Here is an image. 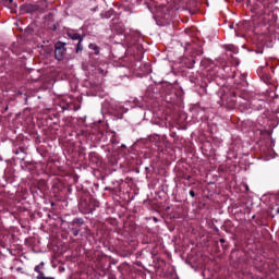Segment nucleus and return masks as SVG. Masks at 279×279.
Masks as SVG:
<instances>
[{
    "label": "nucleus",
    "mask_w": 279,
    "mask_h": 279,
    "mask_svg": "<svg viewBox=\"0 0 279 279\" xmlns=\"http://www.w3.org/2000/svg\"><path fill=\"white\" fill-rule=\"evenodd\" d=\"M83 49H84V47H82V41H78L77 48H76V53H80V51H82Z\"/></svg>",
    "instance_id": "20e7f679"
},
{
    "label": "nucleus",
    "mask_w": 279,
    "mask_h": 279,
    "mask_svg": "<svg viewBox=\"0 0 279 279\" xmlns=\"http://www.w3.org/2000/svg\"><path fill=\"white\" fill-rule=\"evenodd\" d=\"M35 271H36L37 274H39V275L43 274V272H40V266H36V267H35Z\"/></svg>",
    "instance_id": "423d86ee"
},
{
    "label": "nucleus",
    "mask_w": 279,
    "mask_h": 279,
    "mask_svg": "<svg viewBox=\"0 0 279 279\" xmlns=\"http://www.w3.org/2000/svg\"><path fill=\"white\" fill-rule=\"evenodd\" d=\"M70 36L72 40H78V43L82 41V37L80 36V34L74 33L72 35L70 34Z\"/></svg>",
    "instance_id": "7ed1b4c3"
},
{
    "label": "nucleus",
    "mask_w": 279,
    "mask_h": 279,
    "mask_svg": "<svg viewBox=\"0 0 279 279\" xmlns=\"http://www.w3.org/2000/svg\"><path fill=\"white\" fill-rule=\"evenodd\" d=\"M89 49L95 51L96 56L99 53V47H97L95 44H89Z\"/></svg>",
    "instance_id": "f03ea898"
},
{
    "label": "nucleus",
    "mask_w": 279,
    "mask_h": 279,
    "mask_svg": "<svg viewBox=\"0 0 279 279\" xmlns=\"http://www.w3.org/2000/svg\"><path fill=\"white\" fill-rule=\"evenodd\" d=\"M190 195H191V197H195V191L191 190Z\"/></svg>",
    "instance_id": "0eeeda50"
},
{
    "label": "nucleus",
    "mask_w": 279,
    "mask_h": 279,
    "mask_svg": "<svg viewBox=\"0 0 279 279\" xmlns=\"http://www.w3.org/2000/svg\"><path fill=\"white\" fill-rule=\"evenodd\" d=\"M64 56H66V44L62 41H57L54 44L56 60L62 61L64 60Z\"/></svg>",
    "instance_id": "f257e3e1"
},
{
    "label": "nucleus",
    "mask_w": 279,
    "mask_h": 279,
    "mask_svg": "<svg viewBox=\"0 0 279 279\" xmlns=\"http://www.w3.org/2000/svg\"><path fill=\"white\" fill-rule=\"evenodd\" d=\"M277 213H279V209H278V211Z\"/></svg>",
    "instance_id": "1a4fd4ad"
},
{
    "label": "nucleus",
    "mask_w": 279,
    "mask_h": 279,
    "mask_svg": "<svg viewBox=\"0 0 279 279\" xmlns=\"http://www.w3.org/2000/svg\"><path fill=\"white\" fill-rule=\"evenodd\" d=\"M9 1V3H12V1H14V0H8Z\"/></svg>",
    "instance_id": "6e6552de"
},
{
    "label": "nucleus",
    "mask_w": 279,
    "mask_h": 279,
    "mask_svg": "<svg viewBox=\"0 0 279 279\" xmlns=\"http://www.w3.org/2000/svg\"><path fill=\"white\" fill-rule=\"evenodd\" d=\"M37 279H54L53 277H46L44 274H40Z\"/></svg>",
    "instance_id": "39448f33"
}]
</instances>
